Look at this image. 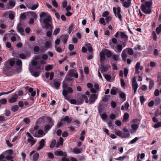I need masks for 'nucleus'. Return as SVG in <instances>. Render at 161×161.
Here are the masks:
<instances>
[{
  "instance_id": "obj_37",
  "label": "nucleus",
  "mask_w": 161,
  "mask_h": 161,
  "mask_svg": "<svg viewBox=\"0 0 161 161\" xmlns=\"http://www.w3.org/2000/svg\"><path fill=\"white\" fill-rule=\"evenodd\" d=\"M63 95L64 96L65 98L69 102L70 99L69 97L67 96V93L66 91H63Z\"/></svg>"
},
{
  "instance_id": "obj_14",
  "label": "nucleus",
  "mask_w": 161,
  "mask_h": 161,
  "mask_svg": "<svg viewBox=\"0 0 161 161\" xmlns=\"http://www.w3.org/2000/svg\"><path fill=\"white\" fill-rule=\"evenodd\" d=\"M104 53L106 55V56L108 58H109L111 56H112V53L109 50L107 49H104L103 50Z\"/></svg>"
},
{
  "instance_id": "obj_33",
  "label": "nucleus",
  "mask_w": 161,
  "mask_h": 161,
  "mask_svg": "<svg viewBox=\"0 0 161 161\" xmlns=\"http://www.w3.org/2000/svg\"><path fill=\"white\" fill-rule=\"evenodd\" d=\"M66 124L65 122H64L63 121H62V119L60 120L59 122H58L57 123V127L59 128L63 125H65Z\"/></svg>"
},
{
  "instance_id": "obj_36",
  "label": "nucleus",
  "mask_w": 161,
  "mask_h": 161,
  "mask_svg": "<svg viewBox=\"0 0 161 161\" xmlns=\"http://www.w3.org/2000/svg\"><path fill=\"white\" fill-rule=\"evenodd\" d=\"M28 13L29 14L31 15V16L32 17L31 18H34L35 19H36L37 15L35 12H29Z\"/></svg>"
},
{
  "instance_id": "obj_46",
  "label": "nucleus",
  "mask_w": 161,
  "mask_h": 161,
  "mask_svg": "<svg viewBox=\"0 0 161 161\" xmlns=\"http://www.w3.org/2000/svg\"><path fill=\"white\" fill-rule=\"evenodd\" d=\"M123 49V47L122 45L120 44H118L117 45V49L118 50H115V51L118 52L120 53L122 50Z\"/></svg>"
},
{
  "instance_id": "obj_21",
  "label": "nucleus",
  "mask_w": 161,
  "mask_h": 161,
  "mask_svg": "<svg viewBox=\"0 0 161 161\" xmlns=\"http://www.w3.org/2000/svg\"><path fill=\"white\" fill-rule=\"evenodd\" d=\"M61 40H62L64 44H66L68 38V36L66 35H63L60 37Z\"/></svg>"
},
{
  "instance_id": "obj_16",
  "label": "nucleus",
  "mask_w": 161,
  "mask_h": 161,
  "mask_svg": "<svg viewBox=\"0 0 161 161\" xmlns=\"http://www.w3.org/2000/svg\"><path fill=\"white\" fill-rule=\"evenodd\" d=\"M75 70L74 69L69 70V71L67 75V77L71 78L74 76L75 73Z\"/></svg>"
},
{
  "instance_id": "obj_28",
  "label": "nucleus",
  "mask_w": 161,
  "mask_h": 161,
  "mask_svg": "<svg viewBox=\"0 0 161 161\" xmlns=\"http://www.w3.org/2000/svg\"><path fill=\"white\" fill-rule=\"evenodd\" d=\"M129 104L128 103L126 102L125 103L124 106L123 105L121 108L122 110H127L129 108Z\"/></svg>"
},
{
  "instance_id": "obj_31",
  "label": "nucleus",
  "mask_w": 161,
  "mask_h": 161,
  "mask_svg": "<svg viewBox=\"0 0 161 161\" xmlns=\"http://www.w3.org/2000/svg\"><path fill=\"white\" fill-rule=\"evenodd\" d=\"M109 67H106V66H104L102 65L101 66L100 69H101V73H103V72H106L107 71Z\"/></svg>"
},
{
  "instance_id": "obj_10",
  "label": "nucleus",
  "mask_w": 161,
  "mask_h": 161,
  "mask_svg": "<svg viewBox=\"0 0 161 161\" xmlns=\"http://www.w3.org/2000/svg\"><path fill=\"white\" fill-rule=\"evenodd\" d=\"M54 154L56 156H60L65 157L67 156L66 153L62 151H56L55 152Z\"/></svg>"
},
{
  "instance_id": "obj_63",
  "label": "nucleus",
  "mask_w": 161,
  "mask_h": 161,
  "mask_svg": "<svg viewBox=\"0 0 161 161\" xmlns=\"http://www.w3.org/2000/svg\"><path fill=\"white\" fill-rule=\"evenodd\" d=\"M77 104H80L82 103L83 102V100L81 98H80L77 99Z\"/></svg>"
},
{
  "instance_id": "obj_8",
  "label": "nucleus",
  "mask_w": 161,
  "mask_h": 161,
  "mask_svg": "<svg viewBox=\"0 0 161 161\" xmlns=\"http://www.w3.org/2000/svg\"><path fill=\"white\" fill-rule=\"evenodd\" d=\"M45 134L43 130L40 129L34 135V136L36 137H40L45 135Z\"/></svg>"
},
{
  "instance_id": "obj_4",
  "label": "nucleus",
  "mask_w": 161,
  "mask_h": 161,
  "mask_svg": "<svg viewBox=\"0 0 161 161\" xmlns=\"http://www.w3.org/2000/svg\"><path fill=\"white\" fill-rule=\"evenodd\" d=\"M116 8L115 7H114L113 8V10L114 12V13L115 14V16L117 17V16L120 19V20L121 21L122 20V16L120 14L121 12V8L119 7H118L117 8V12H116Z\"/></svg>"
},
{
  "instance_id": "obj_27",
  "label": "nucleus",
  "mask_w": 161,
  "mask_h": 161,
  "mask_svg": "<svg viewBox=\"0 0 161 161\" xmlns=\"http://www.w3.org/2000/svg\"><path fill=\"white\" fill-rule=\"evenodd\" d=\"M104 76L107 80L108 81L112 82L114 80L113 79H111V76L105 74L104 75Z\"/></svg>"
},
{
  "instance_id": "obj_6",
  "label": "nucleus",
  "mask_w": 161,
  "mask_h": 161,
  "mask_svg": "<svg viewBox=\"0 0 161 161\" xmlns=\"http://www.w3.org/2000/svg\"><path fill=\"white\" fill-rule=\"evenodd\" d=\"M132 88L134 90V93H135L138 87V84L136 81V78L134 77L132 79Z\"/></svg>"
},
{
  "instance_id": "obj_62",
  "label": "nucleus",
  "mask_w": 161,
  "mask_h": 161,
  "mask_svg": "<svg viewBox=\"0 0 161 161\" xmlns=\"http://www.w3.org/2000/svg\"><path fill=\"white\" fill-rule=\"evenodd\" d=\"M112 19V17L110 16H107L105 18V20L107 23L108 24L109 21L111 20Z\"/></svg>"
},
{
  "instance_id": "obj_7",
  "label": "nucleus",
  "mask_w": 161,
  "mask_h": 161,
  "mask_svg": "<svg viewBox=\"0 0 161 161\" xmlns=\"http://www.w3.org/2000/svg\"><path fill=\"white\" fill-rule=\"evenodd\" d=\"M97 94H91L89 98V100H88L90 104H91L94 103L95 100L97 99Z\"/></svg>"
},
{
  "instance_id": "obj_41",
  "label": "nucleus",
  "mask_w": 161,
  "mask_h": 161,
  "mask_svg": "<svg viewBox=\"0 0 161 161\" xmlns=\"http://www.w3.org/2000/svg\"><path fill=\"white\" fill-rule=\"evenodd\" d=\"M115 133L119 136L121 137H124L123 135H122V132L120 130H115L114 132ZM124 137H125L124 136Z\"/></svg>"
},
{
  "instance_id": "obj_1",
  "label": "nucleus",
  "mask_w": 161,
  "mask_h": 161,
  "mask_svg": "<svg viewBox=\"0 0 161 161\" xmlns=\"http://www.w3.org/2000/svg\"><path fill=\"white\" fill-rule=\"evenodd\" d=\"M40 21L44 25L46 29L51 27L49 22L52 20V18L47 12H42L40 14Z\"/></svg>"
},
{
  "instance_id": "obj_57",
  "label": "nucleus",
  "mask_w": 161,
  "mask_h": 161,
  "mask_svg": "<svg viewBox=\"0 0 161 161\" xmlns=\"http://www.w3.org/2000/svg\"><path fill=\"white\" fill-rule=\"evenodd\" d=\"M16 64L17 66H22V62L21 60L19 59H18L16 61Z\"/></svg>"
},
{
  "instance_id": "obj_59",
  "label": "nucleus",
  "mask_w": 161,
  "mask_h": 161,
  "mask_svg": "<svg viewBox=\"0 0 161 161\" xmlns=\"http://www.w3.org/2000/svg\"><path fill=\"white\" fill-rule=\"evenodd\" d=\"M44 44L45 46L47 48V49L48 48L50 47L51 45V42L47 41Z\"/></svg>"
},
{
  "instance_id": "obj_56",
  "label": "nucleus",
  "mask_w": 161,
  "mask_h": 161,
  "mask_svg": "<svg viewBox=\"0 0 161 161\" xmlns=\"http://www.w3.org/2000/svg\"><path fill=\"white\" fill-rule=\"evenodd\" d=\"M101 118L103 120L106 119L107 118V115L105 114H99Z\"/></svg>"
},
{
  "instance_id": "obj_60",
  "label": "nucleus",
  "mask_w": 161,
  "mask_h": 161,
  "mask_svg": "<svg viewBox=\"0 0 161 161\" xmlns=\"http://www.w3.org/2000/svg\"><path fill=\"white\" fill-rule=\"evenodd\" d=\"M132 128L135 130V131L137 129L138 125L137 124H132L131 125Z\"/></svg>"
},
{
  "instance_id": "obj_30",
  "label": "nucleus",
  "mask_w": 161,
  "mask_h": 161,
  "mask_svg": "<svg viewBox=\"0 0 161 161\" xmlns=\"http://www.w3.org/2000/svg\"><path fill=\"white\" fill-rule=\"evenodd\" d=\"M66 91V92H67V95H68V93H69V94H70V93H71L73 92V90H72V89L70 87H69L67 88V90L66 89H63V91H62V94H63V91Z\"/></svg>"
},
{
  "instance_id": "obj_47",
  "label": "nucleus",
  "mask_w": 161,
  "mask_h": 161,
  "mask_svg": "<svg viewBox=\"0 0 161 161\" xmlns=\"http://www.w3.org/2000/svg\"><path fill=\"white\" fill-rule=\"evenodd\" d=\"M131 3L130 2H125L123 3V6L125 8H128L130 5Z\"/></svg>"
},
{
  "instance_id": "obj_61",
  "label": "nucleus",
  "mask_w": 161,
  "mask_h": 161,
  "mask_svg": "<svg viewBox=\"0 0 161 161\" xmlns=\"http://www.w3.org/2000/svg\"><path fill=\"white\" fill-rule=\"evenodd\" d=\"M52 5L55 8H57L58 5L55 0H52Z\"/></svg>"
},
{
  "instance_id": "obj_24",
  "label": "nucleus",
  "mask_w": 161,
  "mask_h": 161,
  "mask_svg": "<svg viewBox=\"0 0 161 161\" xmlns=\"http://www.w3.org/2000/svg\"><path fill=\"white\" fill-rule=\"evenodd\" d=\"M85 45L87 47L88 50L89 52H90L92 53L93 50L90 44L88 43H86L85 44Z\"/></svg>"
},
{
  "instance_id": "obj_49",
  "label": "nucleus",
  "mask_w": 161,
  "mask_h": 161,
  "mask_svg": "<svg viewBox=\"0 0 161 161\" xmlns=\"http://www.w3.org/2000/svg\"><path fill=\"white\" fill-rule=\"evenodd\" d=\"M129 117V115L127 113H125L124 115L123 121H126V120L128 119Z\"/></svg>"
},
{
  "instance_id": "obj_17",
  "label": "nucleus",
  "mask_w": 161,
  "mask_h": 161,
  "mask_svg": "<svg viewBox=\"0 0 161 161\" xmlns=\"http://www.w3.org/2000/svg\"><path fill=\"white\" fill-rule=\"evenodd\" d=\"M17 29L18 32L22 35H23L24 32V29L20 25H18L17 27Z\"/></svg>"
},
{
  "instance_id": "obj_64",
  "label": "nucleus",
  "mask_w": 161,
  "mask_h": 161,
  "mask_svg": "<svg viewBox=\"0 0 161 161\" xmlns=\"http://www.w3.org/2000/svg\"><path fill=\"white\" fill-rule=\"evenodd\" d=\"M109 12L108 11H105L103 12L102 14V16L103 17H106L107 16H108L109 15Z\"/></svg>"
},
{
  "instance_id": "obj_12",
  "label": "nucleus",
  "mask_w": 161,
  "mask_h": 161,
  "mask_svg": "<svg viewBox=\"0 0 161 161\" xmlns=\"http://www.w3.org/2000/svg\"><path fill=\"white\" fill-rule=\"evenodd\" d=\"M45 145V140L42 139L39 142V146L37 148V150H39L42 148Z\"/></svg>"
},
{
  "instance_id": "obj_25",
  "label": "nucleus",
  "mask_w": 161,
  "mask_h": 161,
  "mask_svg": "<svg viewBox=\"0 0 161 161\" xmlns=\"http://www.w3.org/2000/svg\"><path fill=\"white\" fill-rule=\"evenodd\" d=\"M63 139L62 137H60L59 138V140L57 142V143L56 146V147L58 148L60 145H62L63 144Z\"/></svg>"
},
{
  "instance_id": "obj_48",
  "label": "nucleus",
  "mask_w": 161,
  "mask_h": 161,
  "mask_svg": "<svg viewBox=\"0 0 161 161\" xmlns=\"http://www.w3.org/2000/svg\"><path fill=\"white\" fill-rule=\"evenodd\" d=\"M156 31L157 34H159L161 32V24L158 27L156 28Z\"/></svg>"
},
{
  "instance_id": "obj_11",
  "label": "nucleus",
  "mask_w": 161,
  "mask_h": 161,
  "mask_svg": "<svg viewBox=\"0 0 161 161\" xmlns=\"http://www.w3.org/2000/svg\"><path fill=\"white\" fill-rule=\"evenodd\" d=\"M100 56V62L101 63H103V62L104 61L105 59V53L103 52V50L99 54Z\"/></svg>"
},
{
  "instance_id": "obj_40",
  "label": "nucleus",
  "mask_w": 161,
  "mask_h": 161,
  "mask_svg": "<svg viewBox=\"0 0 161 161\" xmlns=\"http://www.w3.org/2000/svg\"><path fill=\"white\" fill-rule=\"evenodd\" d=\"M53 28V26L51 25V27H49V28L50 31H47V36L48 37H50L51 36L52 34V30Z\"/></svg>"
},
{
  "instance_id": "obj_55",
  "label": "nucleus",
  "mask_w": 161,
  "mask_h": 161,
  "mask_svg": "<svg viewBox=\"0 0 161 161\" xmlns=\"http://www.w3.org/2000/svg\"><path fill=\"white\" fill-rule=\"evenodd\" d=\"M55 47L56 51L59 53H61L62 52L63 50L60 47H57L56 45H55Z\"/></svg>"
},
{
  "instance_id": "obj_20",
  "label": "nucleus",
  "mask_w": 161,
  "mask_h": 161,
  "mask_svg": "<svg viewBox=\"0 0 161 161\" xmlns=\"http://www.w3.org/2000/svg\"><path fill=\"white\" fill-rule=\"evenodd\" d=\"M53 81L54 87L56 89H58L61 85L60 82L58 81L53 80Z\"/></svg>"
},
{
  "instance_id": "obj_15",
  "label": "nucleus",
  "mask_w": 161,
  "mask_h": 161,
  "mask_svg": "<svg viewBox=\"0 0 161 161\" xmlns=\"http://www.w3.org/2000/svg\"><path fill=\"white\" fill-rule=\"evenodd\" d=\"M62 121H63L64 122H65L66 121L68 124H69L72 122V119L71 117L69 118V116H66L62 119Z\"/></svg>"
},
{
  "instance_id": "obj_58",
  "label": "nucleus",
  "mask_w": 161,
  "mask_h": 161,
  "mask_svg": "<svg viewBox=\"0 0 161 161\" xmlns=\"http://www.w3.org/2000/svg\"><path fill=\"white\" fill-rule=\"evenodd\" d=\"M53 65H48L45 67V69L46 71L51 70L53 68Z\"/></svg>"
},
{
  "instance_id": "obj_42",
  "label": "nucleus",
  "mask_w": 161,
  "mask_h": 161,
  "mask_svg": "<svg viewBox=\"0 0 161 161\" xmlns=\"http://www.w3.org/2000/svg\"><path fill=\"white\" fill-rule=\"evenodd\" d=\"M53 126L51 125H46L44 128L45 132L46 133L47 131L49 130Z\"/></svg>"
},
{
  "instance_id": "obj_9",
  "label": "nucleus",
  "mask_w": 161,
  "mask_h": 161,
  "mask_svg": "<svg viewBox=\"0 0 161 161\" xmlns=\"http://www.w3.org/2000/svg\"><path fill=\"white\" fill-rule=\"evenodd\" d=\"M18 98V95L16 94H14L13 96L9 100L10 103H14L17 101Z\"/></svg>"
},
{
  "instance_id": "obj_2",
  "label": "nucleus",
  "mask_w": 161,
  "mask_h": 161,
  "mask_svg": "<svg viewBox=\"0 0 161 161\" xmlns=\"http://www.w3.org/2000/svg\"><path fill=\"white\" fill-rule=\"evenodd\" d=\"M152 4L151 1H147L145 4H142L141 5L142 10L145 14H150L151 12L150 7Z\"/></svg>"
},
{
  "instance_id": "obj_22",
  "label": "nucleus",
  "mask_w": 161,
  "mask_h": 161,
  "mask_svg": "<svg viewBox=\"0 0 161 161\" xmlns=\"http://www.w3.org/2000/svg\"><path fill=\"white\" fill-rule=\"evenodd\" d=\"M82 150L83 149L82 148H78L75 147L74 148L73 152L74 153L77 154L81 153L82 152Z\"/></svg>"
},
{
  "instance_id": "obj_45",
  "label": "nucleus",
  "mask_w": 161,
  "mask_h": 161,
  "mask_svg": "<svg viewBox=\"0 0 161 161\" xmlns=\"http://www.w3.org/2000/svg\"><path fill=\"white\" fill-rule=\"evenodd\" d=\"M39 155L38 153H36L34 154L33 156V160L34 161H36L39 158Z\"/></svg>"
},
{
  "instance_id": "obj_44",
  "label": "nucleus",
  "mask_w": 161,
  "mask_h": 161,
  "mask_svg": "<svg viewBox=\"0 0 161 161\" xmlns=\"http://www.w3.org/2000/svg\"><path fill=\"white\" fill-rule=\"evenodd\" d=\"M112 57L113 59L116 61H118L119 58V56L117 55L113 54Z\"/></svg>"
},
{
  "instance_id": "obj_51",
  "label": "nucleus",
  "mask_w": 161,
  "mask_h": 161,
  "mask_svg": "<svg viewBox=\"0 0 161 161\" xmlns=\"http://www.w3.org/2000/svg\"><path fill=\"white\" fill-rule=\"evenodd\" d=\"M29 70L30 72L32 73V75L35 77H38L39 75V72H36L32 73L31 69H30Z\"/></svg>"
},
{
  "instance_id": "obj_32",
  "label": "nucleus",
  "mask_w": 161,
  "mask_h": 161,
  "mask_svg": "<svg viewBox=\"0 0 161 161\" xmlns=\"http://www.w3.org/2000/svg\"><path fill=\"white\" fill-rule=\"evenodd\" d=\"M154 83L152 79H150L149 85V89H152L154 86Z\"/></svg>"
},
{
  "instance_id": "obj_38",
  "label": "nucleus",
  "mask_w": 161,
  "mask_h": 161,
  "mask_svg": "<svg viewBox=\"0 0 161 161\" xmlns=\"http://www.w3.org/2000/svg\"><path fill=\"white\" fill-rule=\"evenodd\" d=\"M127 157L126 155L124 156H120L118 158H115V159L117 160H119L120 161H123Z\"/></svg>"
},
{
  "instance_id": "obj_18",
  "label": "nucleus",
  "mask_w": 161,
  "mask_h": 161,
  "mask_svg": "<svg viewBox=\"0 0 161 161\" xmlns=\"http://www.w3.org/2000/svg\"><path fill=\"white\" fill-rule=\"evenodd\" d=\"M98 109L99 114H101L103 111L104 109V107L102 103H100L99 104Z\"/></svg>"
},
{
  "instance_id": "obj_53",
  "label": "nucleus",
  "mask_w": 161,
  "mask_h": 161,
  "mask_svg": "<svg viewBox=\"0 0 161 161\" xmlns=\"http://www.w3.org/2000/svg\"><path fill=\"white\" fill-rule=\"evenodd\" d=\"M99 23L101 24H103L105 25H106V23L104 19L103 18H101L99 19Z\"/></svg>"
},
{
  "instance_id": "obj_54",
  "label": "nucleus",
  "mask_w": 161,
  "mask_h": 161,
  "mask_svg": "<svg viewBox=\"0 0 161 161\" xmlns=\"http://www.w3.org/2000/svg\"><path fill=\"white\" fill-rule=\"evenodd\" d=\"M74 25L73 24H71L68 28V33L70 34L72 31L73 27H74Z\"/></svg>"
},
{
  "instance_id": "obj_35",
  "label": "nucleus",
  "mask_w": 161,
  "mask_h": 161,
  "mask_svg": "<svg viewBox=\"0 0 161 161\" xmlns=\"http://www.w3.org/2000/svg\"><path fill=\"white\" fill-rule=\"evenodd\" d=\"M29 92L31 93V96H34L36 94V92L35 91H33V89L32 88H30L29 89Z\"/></svg>"
},
{
  "instance_id": "obj_29",
  "label": "nucleus",
  "mask_w": 161,
  "mask_h": 161,
  "mask_svg": "<svg viewBox=\"0 0 161 161\" xmlns=\"http://www.w3.org/2000/svg\"><path fill=\"white\" fill-rule=\"evenodd\" d=\"M127 57V55L126 54V52L125 51V50H124L123 51L122 53V58L124 61H125Z\"/></svg>"
},
{
  "instance_id": "obj_34",
  "label": "nucleus",
  "mask_w": 161,
  "mask_h": 161,
  "mask_svg": "<svg viewBox=\"0 0 161 161\" xmlns=\"http://www.w3.org/2000/svg\"><path fill=\"white\" fill-rule=\"evenodd\" d=\"M119 97L123 99V101L126 100V95L124 92H120L119 94Z\"/></svg>"
},
{
  "instance_id": "obj_43",
  "label": "nucleus",
  "mask_w": 161,
  "mask_h": 161,
  "mask_svg": "<svg viewBox=\"0 0 161 161\" xmlns=\"http://www.w3.org/2000/svg\"><path fill=\"white\" fill-rule=\"evenodd\" d=\"M19 109V107L17 105H14L11 108V109L13 112H15L16 111Z\"/></svg>"
},
{
  "instance_id": "obj_3",
  "label": "nucleus",
  "mask_w": 161,
  "mask_h": 161,
  "mask_svg": "<svg viewBox=\"0 0 161 161\" xmlns=\"http://www.w3.org/2000/svg\"><path fill=\"white\" fill-rule=\"evenodd\" d=\"M15 63V60L14 58H10L8 59L7 61L5 63L4 65L5 68L7 69L10 68L9 66L12 68Z\"/></svg>"
},
{
  "instance_id": "obj_26",
  "label": "nucleus",
  "mask_w": 161,
  "mask_h": 161,
  "mask_svg": "<svg viewBox=\"0 0 161 161\" xmlns=\"http://www.w3.org/2000/svg\"><path fill=\"white\" fill-rule=\"evenodd\" d=\"M9 18L10 19L13 20L14 18L15 14L12 11H9V13L8 14Z\"/></svg>"
},
{
  "instance_id": "obj_52",
  "label": "nucleus",
  "mask_w": 161,
  "mask_h": 161,
  "mask_svg": "<svg viewBox=\"0 0 161 161\" xmlns=\"http://www.w3.org/2000/svg\"><path fill=\"white\" fill-rule=\"evenodd\" d=\"M117 89L115 87H114L110 91V93L112 95H115L116 94V91Z\"/></svg>"
},
{
  "instance_id": "obj_39",
  "label": "nucleus",
  "mask_w": 161,
  "mask_h": 161,
  "mask_svg": "<svg viewBox=\"0 0 161 161\" xmlns=\"http://www.w3.org/2000/svg\"><path fill=\"white\" fill-rule=\"evenodd\" d=\"M15 0H9V5L10 6L14 7L15 6Z\"/></svg>"
},
{
  "instance_id": "obj_19",
  "label": "nucleus",
  "mask_w": 161,
  "mask_h": 161,
  "mask_svg": "<svg viewBox=\"0 0 161 161\" xmlns=\"http://www.w3.org/2000/svg\"><path fill=\"white\" fill-rule=\"evenodd\" d=\"M140 66V63L139 62L137 63L136 66H135V74H139L140 71H139V69Z\"/></svg>"
},
{
  "instance_id": "obj_50",
  "label": "nucleus",
  "mask_w": 161,
  "mask_h": 161,
  "mask_svg": "<svg viewBox=\"0 0 161 161\" xmlns=\"http://www.w3.org/2000/svg\"><path fill=\"white\" fill-rule=\"evenodd\" d=\"M56 143V141L55 139H53L50 145V147L51 148H53L55 146V144Z\"/></svg>"
},
{
  "instance_id": "obj_13",
  "label": "nucleus",
  "mask_w": 161,
  "mask_h": 161,
  "mask_svg": "<svg viewBox=\"0 0 161 161\" xmlns=\"http://www.w3.org/2000/svg\"><path fill=\"white\" fill-rule=\"evenodd\" d=\"M121 38L124 41H127L128 40V36L124 32H120Z\"/></svg>"
},
{
  "instance_id": "obj_5",
  "label": "nucleus",
  "mask_w": 161,
  "mask_h": 161,
  "mask_svg": "<svg viewBox=\"0 0 161 161\" xmlns=\"http://www.w3.org/2000/svg\"><path fill=\"white\" fill-rule=\"evenodd\" d=\"M27 136L29 137L27 139V141L30 143L31 146L34 145L36 142V140L34 139L33 137L31 136L30 134L27 132L26 134Z\"/></svg>"
},
{
  "instance_id": "obj_23",
  "label": "nucleus",
  "mask_w": 161,
  "mask_h": 161,
  "mask_svg": "<svg viewBox=\"0 0 161 161\" xmlns=\"http://www.w3.org/2000/svg\"><path fill=\"white\" fill-rule=\"evenodd\" d=\"M8 152L10 155L7 156L6 157V158L8 160L12 159H13V157L11 155L13 153V150H9L8 151Z\"/></svg>"
}]
</instances>
